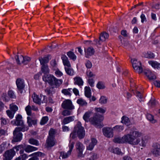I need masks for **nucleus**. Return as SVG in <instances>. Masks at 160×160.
Instances as JSON below:
<instances>
[{
  "mask_svg": "<svg viewBox=\"0 0 160 160\" xmlns=\"http://www.w3.org/2000/svg\"><path fill=\"white\" fill-rule=\"evenodd\" d=\"M6 146V144L4 143H2L0 145V153H2L5 150Z\"/></svg>",
  "mask_w": 160,
  "mask_h": 160,
  "instance_id": "nucleus-52",
  "label": "nucleus"
},
{
  "mask_svg": "<svg viewBox=\"0 0 160 160\" xmlns=\"http://www.w3.org/2000/svg\"><path fill=\"white\" fill-rule=\"evenodd\" d=\"M71 90L72 89L70 88L68 89H64L62 90V92L65 95H68L71 96V92H72Z\"/></svg>",
  "mask_w": 160,
  "mask_h": 160,
  "instance_id": "nucleus-39",
  "label": "nucleus"
},
{
  "mask_svg": "<svg viewBox=\"0 0 160 160\" xmlns=\"http://www.w3.org/2000/svg\"><path fill=\"white\" fill-rule=\"evenodd\" d=\"M65 69L66 72L68 75H73V71L72 69L69 68L68 67V68L65 67Z\"/></svg>",
  "mask_w": 160,
  "mask_h": 160,
  "instance_id": "nucleus-43",
  "label": "nucleus"
},
{
  "mask_svg": "<svg viewBox=\"0 0 160 160\" xmlns=\"http://www.w3.org/2000/svg\"><path fill=\"white\" fill-rule=\"evenodd\" d=\"M10 109H11V111L14 112L15 113L17 111L18 109V107L16 105H10Z\"/></svg>",
  "mask_w": 160,
  "mask_h": 160,
  "instance_id": "nucleus-47",
  "label": "nucleus"
},
{
  "mask_svg": "<svg viewBox=\"0 0 160 160\" xmlns=\"http://www.w3.org/2000/svg\"><path fill=\"white\" fill-rule=\"evenodd\" d=\"M29 143L31 144L34 145L36 146H38L39 143L38 141L34 139L31 138L29 139L28 141Z\"/></svg>",
  "mask_w": 160,
  "mask_h": 160,
  "instance_id": "nucleus-41",
  "label": "nucleus"
},
{
  "mask_svg": "<svg viewBox=\"0 0 160 160\" xmlns=\"http://www.w3.org/2000/svg\"><path fill=\"white\" fill-rule=\"evenodd\" d=\"M108 98L104 96H101V104H105L107 103Z\"/></svg>",
  "mask_w": 160,
  "mask_h": 160,
  "instance_id": "nucleus-42",
  "label": "nucleus"
},
{
  "mask_svg": "<svg viewBox=\"0 0 160 160\" xmlns=\"http://www.w3.org/2000/svg\"><path fill=\"white\" fill-rule=\"evenodd\" d=\"M113 142L116 143H125L124 139L123 138V136L122 138L117 137L115 138L113 140Z\"/></svg>",
  "mask_w": 160,
  "mask_h": 160,
  "instance_id": "nucleus-33",
  "label": "nucleus"
},
{
  "mask_svg": "<svg viewBox=\"0 0 160 160\" xmlns=\"http://www.w3.org/2000/svg\"><path fill=\"white\" fill-rule=\"evenodd\" d=\"M21 57H22V55H20L19 57L18 55H17L15 56V58L16 62L18 64L20 65L22 63L21 59L20 58Z\"/></svg>",
  "mask_w": 160,
  "mask_h": 160,
  "instance_id": "nucleus-48",
  "label": "nucleus"
},
{
  "mask_svg": "<svg viewBox=\"0 0 160 160\" xmlns=\"http://www.w3.org/2000/svg\"><path fill=\"white\" fill-rule=\"evenodd\" d=\"M83 83V81H75L74 82L75 84H77L79 86L82 85Z\"/></svg>",
  "mask_w": 160,
  "mask_h": 160,
  "instance_id": "nucleus-62",
  "label": "nucleus"
},
{
  "mask_svg": "<svg viewBox=\"0 0 160 160\" xmlns=\"http://www.w3.org/2000/svg\"><path fill=\"white\" fill-rule=\"evenodd\" d=\"M147 118L152 123H154L157 122V120L154 119L153 116L150 114H147Z\"/></svg>",
  "mask_w": 160,
  "mask_h": 160,
  "instance_id": "nucleus-36",
  "label": "nucleus"
},
{
  "mask_svg": "<svg viewBox=\"0 0 160 160\" xmlns=\"http://www.w3.org/2000/svg\"><path fill=\"white\" fill-rule=\"evenodd\" d=\"M22 145H19L13 147L12 149H13L14 151H15V150L17 152L19 151L20 148H22Z\"/></svg>",
  "mask_w": 160,
  "mask_h": 160,
  "instance_id": "nucleus-60",
  "label": "nucleus"
},
{
  "mask_svg": "<svg viewBox=\"0 0 160 160\" xmlns=\"http://www.w3.org/2000/svg\"><path fill=\"white\" fill-rule=\"evenodd\" d=\"M153 148L152 151L153 154L156 156L160 155V145L158 143H155L153 145Z\"/></svg>",
  "mask_w": 160,
  "mask_h": 160,
  "instance_id": "nucleus-16",
  "label": "nucleus"
},
{
  "mask_svg": "<svg viewBox=\"0 0 160 160\" xmlns=\"http://www.w3.org/2000/svg\"><path fill=\"white\" fill-rule=\"evenodd\" d=\"M28 128L26 127L16 128L13 132V136L12 142H18L20 141L22 138V134L21 132H25L28 131Z\"/></svg>",
  "mask_w": 160,
  "mask_h": 160,
  "instance_id": "nucleus-3",
  "label": "nucleus"
},
{
  "mask_svg": "<svg viewBox=\"0 0 160 160\" xmlns=\"http://www.w3.org/2000/svg\"><path fill=\"white\" fill-rule=\"evenodd\" d=\"M41 69L42 72L45 74L49 72V69L47 64L42 65Z\"/></svg>",
  "mask_w": 160,
  "mask_h": 160,
  "instance_id": "nucleus-30",
  "label": "nucleus"
},
{
  "mask_svg": "<svg viewBox=\"0 0 160 160\" xmlns=\"http://www.w3.org/2000/svg\"><path fill=\"white\" fill-rule=\"evenodd\" d=\"M121 122L122 123H124L127 126H129L131 124V123L129 118L128 117L124 116H123L122 117Z\"/></svg>",
  "mask_w": 160,
  "mask_h": 160,
  "instance_id": "nucleus-28",
  "label": "nucleus"
},
{
  "mask_svg": "<svg viewBox=\"0 0 160 160\" xmlns=\"http://www.w3.org/2000/svg\"><path fill=\"white\" fill-rule=\"evenodd\" d=\"M77 102L81 106H86L87 105V103L82 98H80L78 99Z\"/></svg>",
  "mask_w": 160,
  "mask_h": 160,
  "instance_id": "nucleus-37",
  "label": "nucleus"
},
{
  "mask_svg": "<svg viewBox=\"0 0 160 160\" xmlns=\"http://www.w3.org/2000/svg\"><path fill=\"white\" fill-rule=\"evenodd\" d=\"M94 146L92 143H90L89 145L87 147V149L89 150H92L93 149Z\"/></svg>",
  "mask_w": 160,
  "mask_h": 160,
  "instance_id": "nucleus-61",
  "label": "nucleus"
},
{
  "mask_svg": "<svg viewBox=\"0 0 160 160\" xmlns=\"http://www.w3.org/2000/svg\"><path fill=\"white\" fill-rule=\"evenodd\" d=\"M77 135L80 139L84 138L85 136V131L83 127L82 126V124L80 122H78L75 126L73 131L70 135L72 139L75 138Z\"/></svg>",
  "mask_w": 160,
  "mask_h": 160,
  "instance_id": "nucleus-2",
  "label": "nucleus"
},
{
  "mask_svg": "<svg viewBox=\"0 0 160 160\" xmlns=\"http://www.w3.org/2000/svg\"><path fill=\"white\" fill-rule=\"evenodd\" d=\"M67 55L70 59L74 61L76 59L77 57L74 53L72 51H69L67 53Z\"/></svg>",
  "mask_w": 160,
  "mask_h": 160,
  "instance_id": "nucleus-38",
  "label": "nucleus"
},
{
  "mask_svg": "<svg viewBox=\"0 0 160 160\" xmlns=\"http://www.w3.org/2000/svg\"><path fill=\"white\" fill-rule=\"evenodd\" d=\"M102 131L104 135L107 138H111L113 137L112 128L104 127L102 128Z\"/></svg>",
  "mask_w": 160,
  "mask_h": 160,
  "instance_id": "nucleus-12",
  "label": "nucleus"
},
{
  "mask_svg": "<svg viewBox=\"0 0 160 160\" xmlns=\"http://www.w3.org/2000/svg\"><path fill=\"white\" fill-rule=\"evenodd\" d=\"M33 102L38 104H40L42 103H46L47 102V98L45 96H42L41 95L40 96L37 95H34L33 98Z\"/></svg>",
  "mask_w": 160,
  "mask_h": 160,
  "instance_id": "nucleus-8",
  "label": "nucleus"
},
{
  "mask_svg": "<svg viewBox=\"0 0 160 160\" xmlns=\"http://www.w3.org/2000/svg\"><path fill=\"white\" fill-rule=\"evenodd\" d=\"M55 130L52 128H51L49 131L48 137L55 138Z\"/></svg>",
  "mask_w": 160,
  "mask_h": 160,
  "instance_id": "nucleus-45",
  "label": "nucleus"
},
{
  "mask_svg": "<svg viewBox=\"0 0 160 160\" xmlns=\"http://www.w3.org/2000/svg\"><path fill=\"white\" fill-rule=\"evenodd\" d=\"M153 83L158 88H160V81H153Z\"/></svg>",
  "mask_w": 160,
  "mask_h": 160,
  "instance_id": "nucleus-57",
  "label": "nucleus"
},
{
  "mask_svg": "<svg viewBox=\"0 0 160 160\" xmlns=\"http://www.w3.org/2000/svg\"><path fill=\"white\" fill-rule=\"evenodd\" d=\"M47 147H52L54 146L57 143L56 140L55 138L48 137L46 140Z\"/></svg>",
  "mask_w": 160,
  "mask_h": 160,
  "instance_id": "nucleus-13",
  "label": "nucleus"
},
{
  "mask_svg": "<svg viewBox=\"0 0 160 160\" xmlns=\"http://www.w3.org/2000/svg\"><path fill=\"white\" fill-rule=\"evenodd\" d=\"M62 107L64 109L68 110H72L74 108L71 101L69 99H67L63 101L62 104Z\"/></svg>",
  "mask_w": 160,
  "mask_h": 160,
  "instance_id": "nucleus-10",
  "label": "nucleus"
},
{
  "mask_svg": "<svg viewBox=\"0 0 160 160\" xmlns=\"http://www.w3.org/2000/svg\"><path fill=\"white\" fill-rule=\"evenodd\" d=\"M113 153L117 154L122 155V153L121 152L120 149L118 148L113 149Z\"/></svg>",
  "mask_w": 160,
  "mask_h": 160,
  "instance_id": "nucleus-50",
  "label": "nucleus"
},
{
  "mask_svg": "<svg viewBox=\"0 0 160 160\" xmlns=\"http://www.w3.org/2000/svg\"><path fill=\"white\" fill-rule=\"evenodd\" d=\"M75 147L78 153V157L81 158L83 157L84 155L82 154V152L84 148V147L83 144L80 142L78 141L76 143Z\"/></svg>",
  "mask_w": 160,
  "mask_h": 160,
  "instance_id": "nucleus-9",
  "label": "nucleus"
},
{
  "mask_svg": "<svg viewBox=\"0 0 160 160\" xmlns=\"http://www.w3.org/2000/svg\"><path fill=\"white\" fill-rule=\"evenodd\" d=\"M148 63L154 68H156L158 69H160V63L157 61H148Z\"/></svg>",
  "mask_w": 160,
  "mask_h": 160,
  "instance_id": "nucleus-24",
  "label": "nucleus"
},
{
  "mask_svg": "<svg viewBox=\"0 0 160 160\" xmlns=\"http://www.w3.org/2000/svg\"><path fill=\"white\" fill-rule=\"evenodd\" d=\"M53 88H57L62 83V81H45Z\"/></svg>",
  "mask_w": 160,
  "mask_h": 160,
  "instance_id": "nucleus-14",
  "label": "nucleus"
},
{
  "mask_svg": "<svg viewBox=\"0 0 160 160\" xmlns=\"http://www.w3.org/2000/svg\"><path fill=\"white\" fill-rule=\"evenodd\" d=\"M38 149L37 148L30 146L28 145L25 149V151L27 152H29L36 151Z\"/></svg>",
  "mask_w": 160,
  "mask_h": 160,
  "instance_id": "nucleus-32",
  "label": "nucleus"
},
{
  "mask_svg": "<svg viewBox=\"0 0 160 160\" xmlns=\"http://www.w3.org/2000/svg\"><path fill=\"white\" fill-rule=\"evenodd\" d=\"M20 58L21 59L22 63L24 65L27 64L31 60L30 58L27 56L24 57L22 56V57H21Z\"/></svg>",
  "mask_w": 160,
  "mask_h": 160,
  "instance_id": "nucleus-25",
  "label": "nucleus"
},
{
  "mask_svg": "<svg viewBox=\"0 0 160 160\" xmlns=\"http://www.w3.org/2000/svg\"><path fill=\"white\" fill-rule=\"evenodd\" d=\"M74 144V142H72L70 143L69 145L70 149L67 153H65L63 151L61 152H60V157H62V159L67 158L68 157V156L71 154L72 150L73 148Z\"/></svg>",
  "mask_w": 160,
  "mask_h": 160,
  "instance_id": "nucleus-11",
  "label": "nucleus"
},
{
  "mask_svg": "<svg viewBox=\"0 0 160 160\" xmlns=\"http://www.w3.org/2000/svg\"><path fill=\"white\" fill-rule=\"evenodd\" d=\"M94 116L89 118V122L95 127L100 125V108H95Z\"/></svg>",
  "mask_w": 160,
  "mask_h": 160,
  "instance_id": "nucleus-4",
  "label": "nucleus"
},
{
  "mask_svg": "<svg viewBox=\"0 0 160 160\" xmlns=\"http://www.w3.org/2000/svg\"><path fill=\"white\" fill-rule=\"evenodd\" d=\"M112 130L117 132H121L124 129L123 126L121 125H116L112 128Z\"/></svg>",
  "mask_w": 160,
  "mask_h": 160,
  "instance_id": "nucleus-35",
  "label": "nucleus"
},
{
  "mask_svg": "<svg viewBox=\"0 0 160 160\" xmlns=\"http://www.w3.org/2000/svg\"><path fill=\"white\" fill-rule=\"evenodd\" d=\"M109 36L108 33L106 32H102L101 33V41L104 42L105 41L106 39L108 38Z\"/></svg>",
  "mask_w": 160,
  "mask_h": 160,
  "instance_id": "nucleus-29",
  "label": "nucleus"
},
{
  "mask_svg": "<svg viewBox=\"0 0 160 160\" xmlns=\"http://www.w3.org/2000/svg\"><path fill=\"white\" fill-rule=\"evenodd\" d=\"M85 56L87 58H89L90 56L93 55L95 51L93 48L91 47L88 48L87 49L84 48Z\"/></svg>",
  "mask_w": 160,
  "mask_h": 160,
  "instance_id": "nucleus-15",
  "label": "nucleus"
},
{
  "mask_svg": "<svg viewBox=\"0 0 160 160\" xmlns=\"http://www.w3.org/2000/svg\"><path fill=\"white\" fill-rule=\"evenodd\" d=\"M6 112L8 116L11 119H12L13 118L14 114L15 113L14 112L9 110L6 111Z\"/></svg>",
  "mask_w": 160,
  "mask_h": 160,
  "instance_id": "nucleus-44",
  "label": "nucleus"
},
{
  "mask_svg": "<svg viewBox=\"0 0 160 160\" xmlns=\"http://www.w3.org/2000/svg\"><path fill=\"white\" fill-rule=\"evenodd\" d=\"M88 77L90 78H94L95 76V75L91 71L88 72H87Z\"/></svg>",
  "mask_w": 160,
  "mask_h": 160,
  "instance_id": "nucleus-56",
  "label": "nucleus"
},
{
  "mask_svg": "<svg viewBox=\"0 0 160 160\" xmlns=\"http://www.w3.org/2000/svg\"><path fill=\"white\" fill-rule=\"evenodd\" d=\"M16 84L19 92L21 93H23V90L25 87V84L23 81H16Z\"/></svg>",
  "mask_w": 160,
  "mask_h": 160,
  "instance_id": "nucleus-17",
  "label": "nucleus"
},
{
  "mask_svg": "<svg viewBox=\"0 0 160 160\" xmlns=\"http://www.w3.org/2000/svg\"><path fill=\"white\" fill-rule=\"evenodd\" d=\"M16 154V151L13 149L6 151L3 154V160H11Z\"/></svg>",
  "mask_w": 160,
  "mask_h": 160,
  "instance_id": "nucleus-7",
  "label": "nucleus"
},
{
  "mask_svg": "<svg viewBox=\"0 0 160 160\" xmlns=\"http://www.w3.org/2000/svg\"><path fill=\"white\" fill-rule=\"evenodd\" d=\"M50 57L49 55H48L47 57L43 58L40 57L39 58V60L40 61V64L41 65L47 64V63L48 62L49 59Z\"/></svg>",
  "mask_w": 160,
  "mask_h": 160,
  "instance_id": "nucleus-19",
  "label": "nucleus"
},
{
  "mask_svg": "<svg viewBox=\"0 0 160 160\" xmlns=\"http://www.w3.org/2000/svg\"><path fill=\"white\" fill-rule=\"evenodd\" d=\"M44 155V153H42L40 152H37L34 153L32 154H31L29 156H33L28 160H38V156H41L42 155Z\"/></svg>",
  "mask_w": 160,
  "mask_h": 160,
  "instance_id": "nucleus-21",
  "label": "nucleus"
},
{
  "mask_svg": "<svg viewBox=\"0 0 160 160\" xmlns=\"http://www.w3.org/2000/svg\"><path fill=\"white\" fill-rule=\"evenodd\" d=\"M45 92L47 93V95L51 96L54 93L55 91L53 88L52 87H48L45 90Z\"/></svg>",
  "mask_w": 160,
  "mask_h": 160,
  "instance_id": "nucleus-27",
  "label": "nucleus"
},
{
  "mask_svg": "<svg viewBox=\"0 0 160 160\" xmlns=\"http://www.w3.org/2000/svg\"><path fill=\"white\" fill-rule=\"evenodd\" d=\"M132 67L136 72L140 73L142 72L143 69L141 67V63L140 61H138L136 58H132L131 59Z\"/></svg>",
  "mask_w": 160,
  "mask_h": 160,
  "instance_id": "nucleus-6",
  "label": "nucleus"
},
{
  "mask_svg": "<svg viewBox=\"0 0 160 160\" xmlns=\"http://www.w3.org/2000/svg\"><path fill=\"white\" fill-rule=\"evenodd\" d=\"M156 101L155 99H152L150 100L149 103L150 104L151 107H153L156 104Z\"/></svg>",
  "mask_w": 160,
  "mask_h": 160,
  "instance_id": "nucleus-58",
  "label": "nucleus"
},
{
  "mask_svg": "<svg viewBox=\"0 0 160 160\" xmlns=\"http://www.w3.org/2000/svg\"><path fill=\"white\" fill-rule=\"evenodd\" d=\"M42 73L40 72H39L34 76V78L36 80L39 79L41 78L42 77Z\"/></svg>",
  "mask_w": 160,
  "mask_h": 160,
  "instance_id": "nucleus-54",
  "label": "nucleus"
},
{
  "mask_svg": "<svg viewBox=\"0 0 160 160\" xmlns=\"http://www.w3.org/2000/svg\"><path fill=\"white\" fill-rule=\"evenodd\" d=\"M144 57L147 58L152 59L154 58V55L151 52H149L145 53Z\"/></svg>",
  "mask_w": 160,
  "mask_h": 160,
  "instance_id": "nucleus-40",
  "label": "nucleus"
},
{
  "mask_svg": "<svg viewBox=\"0 0 160 160\" xmlns=\"http://www.w3.org/2000/svg\"><path fill=\"white\" fill-rule=\"evenodd\" d=\"M50 64L53 68H55L57 65L56 61L55 60H52L50 62Z\"/></svg>",
  "mask_w": 160,
  "mask_h": 160,
  "instance_id": "nucleus-64",
  "label": "nucleus"
},
{
  "mask_svg": "<svg viewBox=\"0 0 160 160\" xmlns=\"http://www.w3.org/2000/svg\"><path fill=\"white\" fill-rule=\"evenodd\" d=\"M147 141L145 139L142 138L141 140V142L139 143L140 145H141L143 147L145 146Z\"/></svg>",
  "mask_w": 160,
  "mask_h": 160,
  "instance_id": "nucleus-59",
  "label": "nucleus"
},
{
  "mask_svg": "<svg viewBox=\"0 0 160 160\" xmlns=\"http://www.w3.org/2000/svg\"><path fill=\"white\" fill-rule=\"evenodd\" d=\"M1 123L2 125H6L8 123V121L3 118H1Z\"/></svg>",
  "mask_w": 160,
  "mask_h": 160,
  "instance_id": "nucleus-55",
  "label": "nucleus"
},
{
  "mask_svg": "<svg viewBox=\"0 0 160 160\" xmlns=\"http://www.w3.org/2000/svg\"><path fill=\"white\" fill-rule=\"evenodd\" d=\"M25 110L28 115L30 116L31 115V108L30 106L28 105L25 108Z\"/></svg>",
  "mask_w": 160,
  "mask_h": 160,
  "instance_id": "nucleus-51",
  "label": "nucleus"
},
{
  "mask_svg": "<svg viewBox=\"0 0 160 160\" xmlns=\"http://www.w3.org/2000/svg\"><path fill=\"white\" fill-rule=\"evenodd\" d=\"M144 73L150 80L155 79L156 77L149 70H146L144 71Z\"/></svg>",
  "mask_w": 160,
  "mask_h": 160,
  "instance_id": "nucleus-18",
  "label": "nucleus"
},
{
  "mask_svg": "<svg viewBox=\"0 0 160 160\" xmlns=\"http://www.w3.org/2000/svg\"><path fill=\"white\" fill-rule=\"evenodd\" d=\"M27 119L28 127H32V125H35L37 124V120L36 119H33L32 118L30 117H28Z\"/></svg>",
  "mask_w": 160,
  "mask_h": 160,
  "instance_id": "nucleus-20",
  "label": "nucleus"
},
{
  "mask_svg": "<svg viewBox=\"0 0 160 160\" xmlns=\"http://www.w3.org/2000/svg\"><path fill=\"white\" fill-rule=\"evenodd\" d=\"M91 89L89 87H86L85 88V95L88 98L91 97Z\"/></svg>",
  "mask_w": 160,
  "mask_h": 160,
  "instance_id": "nucleus-34",
  "label": "nucleus"
},
{
  "mask_svg": "<svg viewBox=\"0 0 160 160\" xmlns=\"http://www.w3.org/2000/svg\"><path fill=\"white\" fill-rule=\"evenodd\" d=\"M140 18L141 19L142 22L143 23L144 22H146V18L144 14H142L140 16Z\"/></svg>",
  "mask_w": 160,
  "mask_h": 160,
  "instance_id": "nucleus-63",
  "label": "nucleus"
},
{
  "mask_svg": "<svg viewBox=\"0 0 160 160\" xmlns=\"http://www.w3.org/2000/svg\"><path fill=\"white\" fill-rule=\"evenodd\" d=\"M74 116H69L64 118L62 122V124H66L73 121L74 120Z\"/></svg>",
  "mask_w": 160,
  "mask_h": 160,
  "instance_id": "nucleus-22",
  "label": "nucleus"
},
{
  "mask_svg": "<svg viewBox=\"0 0 160 160\" xmlns=\"http://www.w3.org/2000/svg\"><path fill=\"white\" fill-rule=\"evenodd\" d=\"M141 136V133L138 131L131 130L129 133L123 136L125 143L136 145L140 142V140L138 138Z\"/></svg>",
  "mask_w": 160,
  "mask_h": 160,
  "instance_id": "nucleus-1",
  "label": "nucleus"
},
{
  "mask_svg": "<svg viewBox=\"0 0 160 160\" xmlns=\"http://www.w3.org/2000/svg\"><path fill=\"white\" fill-rule=\"evenodd\" d=\"M63 63L64 66H66L68 67H71V65L68 61V57L65 55H63L62 56Z\"/></svg>",
  "mask_w": 160,
  "mask_h": 160,
  "instance_id": "nucleus-23",
  "label": "nucleus"
},
{
  "mask_svg": "<svg viewBox=\"0 0 160 160\" xmlns=\"http://www.w3.org/2000/svg\"><path fill=\"white\" fill-rule=\"evenodd\" d=\"M71 114V112L68 110H64L62 112V115L64 116H67Z\"/></svg>",
  "mask_w": 160,
  "mask_h": 160,
  "instance_id": "nucleus-53",
  "label": "nucleus"
},
{
  "mask_svg": "<svg viewBox=\"0 0 160 160\" xmlns=\"http://www.w3.org/2000/svg\"><path fill=\"white\" fill-rule=\"evenodd\" d=\"M92 112L91 111H88L86 112L83 116V119L85 122H89V117L91 116Z\"/></svg>",
  "mask_w": 160,
  "mask_h": 160,
  "instance_id": "nucleus-31",
  "label": "nucleus"
},
{
  "mask_svg": "<svg viewBox=\"0 0 160 160\" xmlns=\"http://www.w3.org/2000/svg\"><path fill=\"white\" fill-rule=\"evenodd\" d=\"M8 96L10 98H15L16 96L13 92L12 90H9L8 91Z\"/></svg>",
  "mask_w": 160,
  "mask_h": 160,
  "instance_id": "nucleus-49",
  "label": "nucleus"
},
{
  "mask_svg": "<svg viewBox=\"0 0 160 160\" xmlns=\"http://www.w3.org/2000/svg\"><path fill=\"white\" fill-rule=\"evenodd\" d=\"M43 80H59L56 78L52 75H45L42 77Z\"/></svg>",
  "mask_w": 160,
  "mask_h": 160,
  "instance_id": "nucleus-26",
  "label": "nucleus"
},
{
  "mask_svg": "<svg viewBox=\"0 0 160 160\" xmlns=\"http://www.w3.org/2000/svg\"><path fill=\"white\" fill-rule=\"evenodd\" d=\"M48 120L47 116L44 117L42 118L40 123L41 125H44L46 124Z\"/></svg>",
  "mask_w": 160,
  "mask_h": 160,
  "instance_id": "nucleus-46",
  "label": "nucleus"
},
{
  "mask_svg": "<svg viewBox=\"0 0 160 160\" xmlns=\"http://www.w3.org/2000/svg\"><path fill=\"white\" fill-rule=\"evenodd\" d=\"M15 118V120L12 121L11 122V123L12 124L17 126H21V127H18V128H23V127H26L28 128V130L29 128H28V127L24 125L23 121L22 119V117L21 115L19 114H18Z\"/></svg>",
  "mask_w": 160,
  "mask_h": 160,
  "instance_id": "nucleus-5",
  "label": "nucleus"
}]
</instances>
